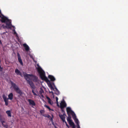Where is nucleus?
Instances as JSON below:
<instances>
[{
  "label": "nucleus",
  "instance_id": "31",
  "mask_svg": "<svg viewBox=\"0 0 128 128\" xmlns=\"http://www.w3.org/2000/svg\"><path fill=\"white\" fill-rule=\"evenodd\" d=\"M33 94L35 96H37L38 95L34 92V93H33Z\"/></svg>",
  "mask_w": 128,
  "mask_h": 128
},
{
  "label": "nucleus",
  "instance_id": "37",
  "mask_svg": "<svg viewBox=\"0 0 128 128\" xmlns=\"http://www.w3.org/2000/svg\"><path fill=\"white\" fill-rule=\"evenodd\" d=\"M62 109V111L63 112H64V110L62 109Z\"/></svg>",
  "mask_w": 128,
  "mask_h": 128
},
{
  "label": "nucleus",
  "instance_id": "21",
  "mask_svg": "<svg viewBox=\"0 0 128 128\" xmlns=\"http://www.w3.org/2000/svg\"><path fill=\"white\" fill-rule=\"evenodd\" d=\"M68 117L67 118V120L68 122L72 120L71 119V117L70 115H68Z\"/></svg>",
  "mask_w": 128,
  "mask_h": 128
},
{
  "label": "nucleus",
  "instance_id": "39",
  "mask_svg": "<svg viewBox=\"0 0 128 128\" xmlns=\"http://www.w3.org/2000/svg\"><path fill=\"white\" fill-rule=\"evenodd\" d=\"M43 101H44V99L43 100Z\"/></svg>",
  "mask_w": 128,
  "mask_h": 128
},
{
  "label": "nucleus",
  "instance_id": "18",
  "mask_svg": "<svg viewBox=\"0 0 128 128\" xmlns=\"http://www.w3.org/2000/svg\"><path fill=\"white\" fill-rule=\"evenodd\" d=\"M15 72L18 75H19L20 76H22V74L20 71L17 69L15 70Z\"/></svg>",
  "mask_w": 128,
  "mask_h": 128
},
{
  "label": "nucleus",
  "instance_id": "27",
  "mask_svg": "<svg viewBox=\"0 0 128 128\" xmlns=\"http://www.w3.org/2000/svg\"><path fill=\"white\" fill-rule=\"evenodd\" d=\"M40 113L41 114H42V113H44V111L42 110H40Z\"/></svg>",
  "mask_w": 128,
  "mask_h": 128
},
{
  "label": "nucleus",
  "instance_id": "8",
  "mask_svg": "<svg viewBox=\"0 0 128 128\" xmlns=\"http://www.w3.org/2000/svg\"><path fill=\"white\" fill-rule=\"evenodd\" d=\"M28 101L30 105L32 106H34L36 105V104L33 100L31 99H28Z\"/></svg>",
  "mask_w": 128,
  "mask_h": 128
},
{
  "label": "nucleus",
  "instance_id": "17",
  "mask_svg": "<svg viewBox=\"0 0 128 128\" xmlns=\"http://www.w3.org/2000/svg\"><path fill=\"white\" fill-rule=\"evenodd\" d=\"M23 45L25 48L26 50L28 51L29 50V48L28 46L26 44H23Z\"/></svg>",
  "mask_w": 128,
  "mask_h": 128
},
{
  "label": "nucleus",
  "instance_id": "10",
  "mask_svg": "<svg viewBox=\"0 0 128 128\" xmlns=\"http://www.w3.org/2000/svg\"><path fill=\"white\" fill-rule=\"evenodd\" d=\"M72 117L74 120L75 123L79 125V121L78 119L76 118V114L73 116Z\"/></svg>",
  "mask_w": 128,
  "mask_h": 128
},
{
  "label": "nucleus",
  "instance_id": "11",
  "mask_svg": "<svg viewBox=\"0 0 128 128\" xmlns=\"http://www.w3.org/2000/svg\"><path fill=\"white\" fill-rule=\"evenodd\" d=\"M6 23V24L7 25L6 28H10L12 24L10 20H9Z\"/></svg>",
  "mask_w": 128,
  "mask_h": 128
},
{
  "label": "nucleus",
  "instance_id": "36",
  "mask_svg": "<svg viewBox=\"0 0 128 128\" xmlns=\"http://www.w3.org/2000/svg\"><path fill=\"white\" fill-rule=\"evenodd\" d=\"M63 115H64V116H66V114L65 113Z\"/></svg>",
  "mask_w": 128,
  "mask_h": 128
},
{
  "label": "nucleus",
  "instance_id": "6",
  "mask_svg": "<svg viewBox=\"0 0 128 128\" xmlns=\"http://www.w3.org/2000/svg\"><path fill=\"white\" fill-rule=\"evenodd\" d=\"M60 108L61 109L64 108L66 107V104L64 101H62L60 104Z\"/></svg>",
  "mask_w": 128,
  "mask_h": 128
},
{
  "label": "nucleus",
  "instance_id": "26",
  "mask_svg": "<svg viewBox=\"0 0 128 128\" xmlns=\"http://www.w3.org/2000/svg\"><path fill=\"white\" fill-rule=\"evenodd\" d=\"M55 90H56V91H57V93H56V94H59V91L57 89V88H55Z\"/></svg>",
  "mask_w": 128,
  "mask_h": 128
},
{
  "label": "nucleus",
  "instance_id": "3",
  "mask_svg": "<svg viewBox=\"0 0 128 128\" xmlns=\"http://www.w3.org/2000/svg\"><path fill=\"white\" fill-rule=\"evenodd\" d=\"M11 84L14 90L17 94H19L18 96L20 97V96H21L22 94L23 93L16 84L14 82H11Z\"/></svg>",
  "mask_w": 128,
  "mask_h": 128
},
{
  "label": "nucleus",
  "instance_id": "23",
  "mask_svg": "<svg viewBox=\"0 0 128 128\" xmlns=\"http://www.w3.org/2000/svg\"><path fill=\"white\" fill-rule=\"evenodd\" d=\"M46 117H47L48 118H50V120L51 121H52L53 119L52 118H51V117L50 116V115L48 114L47 115V116H46Z\"/></svg>",
  "mask_w": 128,
  "mask_h": 128
},
{
  "label": "nucleus",
  "instance_id": "19",
  "mask_svg": "<svg viewBox=\"0 0 128 128\" xmlns=\"http://www.w3.org/2000/svg\"><path fill=\"white\" fill-rule=\"evenodd\" d=\"M13 94L12 93H10L8 96V98L10 100H12L13 99Z\"/></svg>",
  "mask_w": 128,
  "mask_h": 128
},
{
  "label": "nucleus",
  "instance_id": "5",
  "mask_svg": "<svg viewBox=\"0 0 128 128\" xmlns=\"http://www.w3.org/2000/svg\"><path fill=\"white\" fill-rule=\"evenodd\" d=\"M2 98L4 99V101L5 102V104L6 106H8V98H7L4 94L2 95Z\"/></svg>",
  "mask_w": 128,
  "mask_h": 128
},
{
  "label": "nucleus",
  "instance_id": "29",
  "mask_svg": "<svg viewBox=\"0 0 128 128\" xmlns=\"http://www.w3.org/2000/svg\"><path fill=\"white\" fill-rule=\"evenodd\" d=\"M14 34H16V36H17V35H18V34H17V33H16V32H15V30H14Z\"/></svg>",
  "mask_w": 128,
  "mask_h": 128
},
{
  "label": "nucleus",
  "instance_id": "16",
  "mask_svg": "<svg viewBox=\"0 0 128 128\" xmlns=\"http://www.w3.org/2000/svg\"><path fill=\"white\" fill-rule=\"evenodd\" d=\"M68 122L70 126L72 127V128H75L76 126L74 123L72 121V120Z\"/></svg>",
  "mask_w": 128,
  "mask_h": 128
},
{
  "label": "nucleus",
  "instance_id": "32",
  "mask_svg": "<svg viewBox=\"0 0 128 128\" xmlns=\"http://www.w3.org/2000/svg\"><path fill=\"white\" fill-rule=\"evenodd\" d=\"M56 102H57V101H58V98L57 97H56Z\"/></svg>",
  "mask_w": 128,
  "mask_h": 128
},
{
  "label": "nucleus",
  "instance_id": "15",
  "mask_svg": "<svg viewBox=\"0 0 128 128\" xmlns=\"http://www.w3.org/2000/svg\"><path fill=\"white\" fill-rule=\"evenodd\" d=\"M68 122L70 126L72 127V128H75L76 126L74 123L72 121V120Z\"/></svg>",
  "mask_w": 128,
  "mask_h": 128
},
{
  "label": "nucleus",
  "instance_id": "12",
  "mask_svg": "<svg viewBox=\"0 0 128 128\" xmlns=\"http://www.w3.org/2000/svg\"><path fill=\"white\" fill-rule=\"evenodd\" d=\"M59 116L62 121L63 122L66 121H65V116L64 115L62 114H59Z\"/></svg>",
  "mask_w": 128,
  "mask_h": 128
},
{
  "label": "nucleus",
  "instance_id": "2",
  "mask_svg": "<svg viewBox=\"0 0 128 128\" xmlns=\"http://www.w3.org/2000/svg\"><path fill=\"white\" fill-rule=\"evenodd\" d=\"M38 68H36L37 71L40 74V77L42 80L45 81L48 83H49V87L51 90H54L52 85L50 82V81L48 80L47 78L45 76V74L44 71L42 70L41 67L38 64L37 65Z\"/></svg>",
  "mask_w": 128,
  "mask_h": 128
},
{
  "label": "nucleus",
  "instance_id": "34",
  "mask_svg": "<svg viewBox=\"0 0 128 128\" xmlns=\"http://www.w3.org/2000/svg\"><path fill=\"white\" fill-rule=\"evenodd\" d=\"M77 128H80L79 125H78Z\"/></svg>",
  "mask_w": 128,
  "mask_h": 128
},
{
  "label": "nucleus",
  "instance_id": "7",
  "mask_svg": "<svg viewBox=\"0 0 128 128\" xmlns=\"http://www.w3.org/2000/svg\"><path fill=\"white\" fill-rule=\"evenodd\" d=\"M1 18V21L2 23H6L9 20L7 17L4 16L2 17Z\"/></svg>",
  "mask_w": 128,
  "mask_h": 128
},
{
  "label": "nucleus",
  "instance_id": "20",
  "mask_svg": "<svg viewBox=\"0 0 128 128\" xmlns=\"http://www.w3.org/2000/svg\"><path fill=\"white\" fill-rule=\"evenodd\" d=\"M6 113L7 114L8 117H11L12 116V114L10 110H8L6 111Z\"/></svg>",
  "mask_w": 128,
  "mask_h": 128
},
{
  "label": "nucleus",
  "instance_id": "33",
  "mask_svg": "<svg viewBox=\"0 0 128 128\" xmlns=\"http://www.w3.org/2000/svg\"><path fill=\"white\" fill-rule=\"evenodd\" d=\"M56 103L57 106H58L59 105H58V101H57V102H56Z\"/></svg>",
  "mask_w": 128,
  "mask_h": 128
},
{
  "label": "nucleus",
  "instance_id": "24",
  "mask_svg": "<svg viewBox=\"0 0 128 128\" xmlns=\"http://www.w3.org/2000/svg\"><path fill=\"white\" fill-rule=\"evenodd\" d=\"M3 122H2V126L4 128H8V126L7 124H3Z\"/></svg>",
  "mask_w": 128,
  "mask_h": 128
},
{
  "label": "nucleus",
  "instance_id": "9",
  "mask_svg": "<svg viewBox=\"0 0 128 128\" xmlns=\"http://www.w3.org/2000/svg\"><path fill=\"white\" fill-rule=\"evenodd\" d=\"M17 56H18V60L20 64L22 65H23V63L22 60L21 59V56L20 54L18 53H17Z\"/></svg>",
  "mask_w": 128,
  "mask_h": 128
},
{
  "label": "nucleus",
  "instance_id": "38",
  "mask_svg": "<svg viewBox=\"0 0 128 128\" xmlns=\"http://www.w3.org/2000/svg\"><path fill=\"white\" fill-rule=\"evenodd\" d=\"M51 92V93H53V92L52 91L51 92Z\"/></svg>",
  "mask_w": 128,
  "mask_h": 128
},
{
  "label": "nucleus",
  "instance_id": "28",
  "mask_svg": "<svg viewBox=\"0 0 128 128\" xmlns=\"http://www.w3.org/2000/svg\"><path fill=\"white\" fill-rule=\"evenodd\" d=\"M65 122L66 124V126H67V127L68 128H70L69 126H68V124L67 123V122L66 121L65 122Z\"/></svg>",
  "mask_w": 128,
  "mask_h": 128
},
{
  "label": "nucleus",
  "instance_id": "40",
  "mask_svg": "<svg viewBox=\"0 0 128 128\" xmlns=\"http://www.w3.org/2000/svg\"><path fill=\"white\" fill-rule=\"evenodd\" d=\"M1 11H0V14L1 13Z\"/></svg>",
  "mask_w": 128,
  "mask_h": 128
},
{
  "label": "nucleus",
  "instance_id": "4",
  "mask_svg": "<svg viewBox=\"0 0 128 128\" xmlns=\"http://www.w3.org/2000/svg\"><path fill=\"white\" fill-rule=\"evenodd\" d=\"M66 110L68 115H70V114H71L72 116L75 114L74 112L71 110V108L70 107H68L67 108Z\"/></svg>",
  "mask_w": 128,
  "mask_h": 128
},
{
  "label": "nucleus",
  "instance_id": "25",
  "mask_svg": "<svg viewBox=\"0 0 128 128\" xmlns=\"http://www.w3.org/2000/svg\"><path fill=\"white\" fill-rule=\"evenodd\" d=\"M44 92L43 89H42V88H40V91L39 93L40 94H42L44 93Z\"/></svg>",
  "mask_w": 128,
  "mask_h": 128
},
{
  "label": "nucleus",
  "instance_id": "13",
  "mask_svg": "<svg viewBox=\"0 0 128 128\" xmlns=\"http://www.w3.org/2000/svg\"><path fill=\"white\" fill-rule=\"evenodd\" d=\"M48 78L50 79L51 81H54L56 80V79L54 77L51 75H49L48 76Z\"/></svg>",
  "mask_w": 128,
  "mask_h": 128
},
{
  "label": "nucleus",
  "instance_id": "22",
  "mask_svg": "<svg viewBox=\"0 0 128 128\" xmlns=\"http://www.w3.org/2000/svg\"><path fill=\"white\" fill-rule=\"evenodd\" d=\"M44 107H46L47 108H48L50 110H51L52 111H54L53 109H51L48 106H47L46 104L44 105Z\"/></svg>",
  "mask_w": 128,
  "mask_h": 128
},
{
  "label": "nucleus",
  "instance_id": "35",
  "mask_svg": "<svg viewBox=\"0 0 128 128\" xmlns=\"http://www.w3.org/2000/svg\"><path fill=\"white\" fill-rule=\"evenodd\" d=\"M32 92L33 93L34 92V90H32Z\"/></svg>",
  "mask_w": 128,
  "mask_h": 128
},
{
  "label": "nucleus",
  "instance_id": "14",
  "mask_svg": "<svg viewBox=\"0 0 128 128\" xmlns=\"http://www.w3.org/2000/svg\"><path fill=\"white\" fill-rule=\"evenodd\" d=\"M46 98L48 100V102L51 105H52L53 104V102L52 101L51 99L48 96H46Z\"/></svg>",
  "mask_w": 128,
  "mask_h": 128
},
{
  "label": "nucleus",
  "instance_id": "1",
  "mask_svg": "<svg viewBox=\"0 0 128 128\" xmlns=\"http://www.w3.org/2000/svg\"><path fill=\"white\" fill-rule=\"evenodd\" d=\"M24 77L27 80V82L30 85L31 88L33 89H35L36 88L33 82L30 80V77H32V79L33 81L37 82L38 81V78L32 74H28L26 73L24 75Z\"/></svg>",
  "mask_w": 128,
  "mask_h": 128
},
{
  "label": "nucleus",
  "instance_id": "30",
  "mask_svg": "<svg viewBox=\"0 0 128 128\" xmlns=\"http://www.w3.org/2000/svg\"><path fill=\"white\" fill-rule=\"evenodd\" d=\"M40 94V95L41 97L42 98H44V96L42 94Z\"/></svg>",
  "mask_w": 128,
  "mask_h": 128
}]
</instances>
